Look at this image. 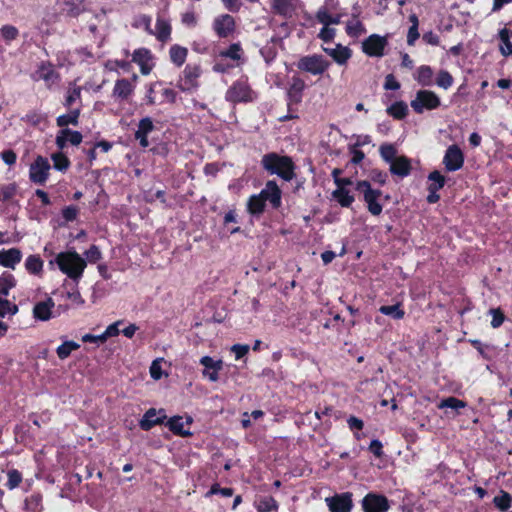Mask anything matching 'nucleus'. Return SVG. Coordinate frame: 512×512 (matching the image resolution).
Instances as JSON below:
<instances>
[{
  "label": "nucleus",
  "instance_id": "f257e3e1",
  "mask_svg": "<svg viewBox=\"0 0 512 512\" xmlns=\"http://www.w3.org/2000/svg\"><path fill=\"white\" fill-rule=\"evenodd\" d=\"M261 165L269 174L277 175L284 181L289 182L295 177V164L289 156L270 152L262 157Z\"/></svg>",
  "mask_w": 512,
  "mask_h": 512
},
{
  "label": "nucleus",
  "instance_id": "f03ea898",
  "mask_svg": "<svg viewBox=\"0 0 512 512\" xmlns=\"http://www.w3.org/2000/svg\"><path fill=\"white\" fill-rule=\"evenodd\" d=\"M55 263L61 272L74 281L82 277L86 267V260L75 250L58 253L55 257Z\"/></svg>",
  "mask_w": 512,
  "mask_h": 512
},
{
  "label": "nucleus",
  "instance_id": "7ed1b4c3",
  "mask_svg": "<svg viewBox=\"0 0 512 512\" xmlns=\"http://www.w3.org/2000/svg\"><path fill=\"white\" fill-rule=\"evenodd\" d=\"M355 188L362 193L367 210L374 216L380 215L383 211V205L379 202L382 191L380 189H373L366 180L358 181Z\"/></svg>",
  "mask_w": 512,
  "mask_h": 512
},
{
  "label": "nucleus",
  "instance_id": "20e7f679",
  "mask_svg": "<svg viewBox=\"0 0 512 512\" xmlns=\"http://www.w3.org/2000/svg\"><path fill=\"white\" fill-rule=\"evenodd\" d=\"M51 165L47 158L38 156L29 166V180L36 185H45L50 176Z\"/></svg>",
  "mask_w": 512,
  "mask_h": 512
},
{
  "label": "nucleus",
  "instance_id": "39448f33",
  "mask_svg": "<svg viewBox=\"0 0 512 512\" xmlns=\"http://www.w3.org/2000/svg\"><path fill=\"white\" fill-rule=\"evenodd\" d=\"M361 507L363 512H387L391 506L384 494L368 492L361 501Z\"/></svg>",
  "mask_w": 512,
  "mask_h": 512
},
{
  "label": "nucleus",
  "instance_id": "423d86ee",
  "mask_svg": "<svg viewBox=\"0 0 512 512\" xmlns=\"http://www.w3.org/2000/svg\"><path fill=\"white\" fill-rule=\"evenodd\" d=\"M329 63L321 55L305 56L299 60L298 68L313 75H320L326 71Z\"/></svg>",
  "mask_w": 512,
  "mask_h": 512
},
{
  "label": "nucleus",
  "instance_id": "0eeeda50",
  "mask_svg": "<svg viewBox=\"0 0 512 512\" xmlns=\"http://www.w3.org/2000/svg\"><path fill=\"white\" fill-rule=\"evenodd\" d=\"M261 199L269 202L273 209L278 210L282 205V190L274 180L266 182L264 188L258 193Z\"/></svg>",
  "mask_w": 512,
  "mask_h": 512
},
{
  "label": "nucleus",
  "instance_id": "6e6552de",
  "mask_svg": "<svg viewBox=\"0 0 512 512\" xmlns=\"http://www.w3.org/2000/svg\"><path fill=\"white\" fill-rule=\"evenodd\" d=\"M330 512H351L354 507L353 494L342 492L326 499Z\"/></svg>",
  "mask_w": 512,
  "mask_h": 512
},
{
  "label": "nucleus",
  "instance_id": "1a4fd4ad",
  "mask_svg": "<svg viewBox=\"0 0 512 512\" xmlns=\"http://www.w3.org/2000/svg\"><path fill=\"white\" fill-rule=\"evenodd\" d=\"M443 164L446 170L450 172L457 171L463 167L464 154L458 145L452 144L446 149Z\"/></svg>",
  "mask_w": 512,
  "mask_h": 512
},
{
  "label": "nucleus",
  "instance_id": "9d476101",
  "mask_svg": "<svg viewBox=\"0 0 512 512\" xmlns=\"http://www.w3.org/2000/svg\"><path fill=\"white\" fill-rule=\"evenodd\" d=\"M387 43L386 37L372 34L363 41L362 49L364 53L371 57H381Z\"/></svg>",
  "mask_w": 512,
  "mask_h": 512
},
{
  "label": "nucleus",
  "instance_id": "9b49d317",
  "mask_svg": "<svg viewBox=\"0 0 512 512\" xmlns=\"http://www.w3.org/2000/svg\"><path fill=\"white\" fill-rule=\"evenodd\" d=\"M155 129L154 123L151 117H144L138 122L137 130L134 133V138L140 143V146L144 149L149 147V134L152 133Z\"/></svg>",
  "mask_w": 512,
  "mask_h": 512
},
{
  "label": "nucleus",
  "instance_id": "f8f14e48",
  "mask_svg": "<svg viewBox=\"0 0 512 512\" xmlns=\"http://www.w3.org/2000/svg\"><path fill=\"white\" fill-rule=\"evenodd\" d=\"M200 364L204 366L203 377L211 382L219 380V371L223 369V360H214L210 356H204L200 359Z\"/></svg>",
  "mask_w": 512,
  "mask_h": 512
},
{
  "label": "nucleus",
  "instance_id": "ddd939ff",
  "mask_svg": "<svg viewBox=\"0 0 512 512\" xmlns=\"http://www.w3.org/2000/svg\"><path fill=\"white\" fill-rule=\"evenodd\" d=\"M412 162L407 156H398L397 159L389 163V171L393 176L400 179L408 177L412 172Z\"/></svg>",
  "mask_w": 512,
  "mask_h": 512
},
{
  "label": "nucleus",
  "instance_id": "4468645a",
  "mask_svg": "<svg viewBox=\"0 0 512 512\" xmlns=\"http://www.w3.org/2000/svg\"><path fill=\"white\" fill-rule=\"evenodd\" d=\"M55 303L51 297L34 304L32 309L33 318L40 321H48L53 317L52 310Z\"/></svg>",
  "mask_w": 512,
  "mask_h": 512
},
{
  "label": "nucleus",
  "instance_id": "2eb2a0df",
  "mask_svg": "<svg viewBox=\"0 0 512 512\" xmlns=\"http://www.w3.org/2000/svg\"><path fill=\"white\" fill-rule=\"evenodd\" d=\"M142 21L145 24L146 30L151 34H154L158 40L165 42L169 39L171 33V26L167 21L158 18L155 26V31L150 30L149 17L143 16Z\"/></svg>",
  "mask_w": 512,
  "mask_h": 512
},
{
  "label": "nucleus",
  "instance_id": "dca6fc26",
  "mask_svg": "<svg viewBox=\"0 0 512 512\" xmlns=\"http://www.w3.org/2000/svg\"><path fill=\"white\" fill-rule=\"evenodd\" d=\"M82 141V134L78 131H72L68 128L62 129L58 132L55 138L56 146L63 149L70 142L72 145L77 146Z\"/></svg>",
  "mask_w": 512,
  "mask_h": 512
},
{
  "label": "nucleus",
  "instance_id": "f3484780",
  "mask_svg": "<svg viewBox=\"0 0 512 512\" xmlns=\"http://www.w3.org/2000/svg\"><path fill=\"white\" fill-rule=\"evenodd\" d=\"M159 413H162V415L157 416V412L154 408L146 411L143 418L140 419V429L149 431L154 426L163 424L164 420L167 419V415L164 414V410H159Z\"/></svg>",
  "mask_w": 512,
  "mask_h": 512
},
{
  "label": "nucleus",
  "instance_id": "a211bd4d",
  "mask_svg": "<svg viewBox=\"0 0 512 512\" xmlns=\"http://www.w3.org/2000/svg\"><path fill=\"white\" fill-rule=\"evenodd\" d=\"M22 260V252L19 248L0 250V265L5 268L15 269Z\"/></svg>",
  "mask_w": 512,
  "mask_h": 512
},
{
  "label": "nucleus",
  "instance_id": "6ab92c4d",
  "mask_svg": "<svg viewBox=\"0 0 512 512\" xmlns=\"http://www.w3.org/2000/svg\"><path fill=\"white\" fill-rule=\"evenodd\" d=\"M24 512H42L43 511V495L40 491H34L23 501Z\"/></svg>",
  "mask_w": 512,
  "mask_h": 512
},
{
  "label": "nucleus",
  "instance_id": "aec40b11",
  "mask_svg": "<svg viewBox=\"0 0 512 512\" xmlns=\"http://www.w3.org/2000/svg\"><path fill=\"white\" fill-rule=\"evenodd\" d=\"M234 25L233 17L226 14L215 20L214 29L220 37H226L233 31Z\"/></svg>",
  "mask_w": 512,
  "mask_h": 512
},
{
  "label": "nucleus",
  "instance_id": "412c9836",
  "mask_svg": "<svg viewBox=\"0 0 512 512\" xmlns=\"http://www.w3.org/2000/svg\"><path fill=\"white\" fill-rule=\"evenodd\" d=\"M270 3L275 14L285 18L292 17L295 10L292 0H270Z\"/></svg>",
  "mask_w": 512,
  "mask_h": 512
},
{
  "label": "nucleus",
  "instance_id": "4be33fe9",
  "mask_svg": "<svg viewBox=\"0 0 512 512\" xmlns=\"http://www.w3.org/2000/svg\"><path fill=\"white\" fill-rule=\"evenodd\" d=\"M323 50L333 58L338 64H344L351 57V51L348 47L337 44L335 48L325 47Z\"/></svg>",
  "mask_w": 512,
  "mask_h": 512
},
{
  "label": "nucleus",
  "instance_id": "5701e85b",
  "mask_svg": "<svg viewBox=\"0 0 512 512\" xmlns=\"http://www.w3.org/2000/svg\"><path fill=\"white\" fill-rule=\"evenodd\" d=\"M257 512H278L279 504L273 496H261L255 501Z\"/></svg>",
  "mask_w": 512,
  "mask_h": 512
},
{
  "label": "nucleus",
  "instance_id": "b1692460",
  "mask_svg": "<svg viewBox=\"0 0 512 512\" xmlns=\"http://www.w3.org/2000/svg\"><path fill=\"white\" fill-rule=\"evenodd\" d=\"M36 79L43 80L47 85L54 84L58 79V74L50 64H42L35 73Z\"/></svg>",
  "mask_w": 512,
  "mask_h": 512
},
{
  "label": "nucleus",
  "instance_id": "393cba45",
  "mask_svg": "<svg viewBox=\"0 0 512 512\" xmlns=\"http://www.w3.org/2000/svg\"><path fill=\"white\" fill-rule=\"evenodd\" d=\"M132 59L140 65L142 74L150 73L151 67L148 65V61L151 59V55L149 50L145 48L135 50Z\"/></svg>",
  "mask_w": 512,
  "mask_h": 512
},
{
  "label": "nucleus",
  "instance_id": "a878e982",
  "mask_svg": "<svg viewBox=\"0 0 512 512\" xmlns=\"http://www.w3.org/2000/svg\"><path fill=\"white\" fill-rule=\"evenodd\" d=\"M411 106L418 113L424 109H437L440 106V98H414Z\"/></svg>",
  "mask_w": 512,
  "mask_h": 512
},
{
  "label": "nucleus",
  "instance_id": "bb28decb",
  "mask_svg": "<svg viewBox=\"0 0 512 512\" xmlns=\"http://www.w3.org/2000/svg\"><path fill=\"white\" fill-rule=\"evenodd\" d=\"M332 196L342 208H349L355 201L354 195L344 187L336 188L332 192Z\"/></svg>",
  "mask_w": 512,
  "mask_h": 512
},
{
  "label": "nucleus",
  "instance_id": "cd10ccee",
  "mask_svg": "<svg viewBox=\"0 0 512 512\" xmlns=\"http://www.w3.org/2000/svg\"><path fill=\"white\" fill-rule=\"evenodd\" d=\"M166 427L176 436L179 437H190L191 432L185 430L183 427L182 417L180 415H175L171 417L166 423Z\"/></svg>",
  "mask_w": 512,
  "mask_h": 512
},
{
  "label": "nucleus",
  "instance_id": "c85d7f7f",
  "mask_svg": "<svg viewBox=\"0 0 512 512\" xmlns=\"http://www.w3.org/2000/svg\"><path fill=\"white\" fill-rule=\"evenodd\" d=\"M80 110L79 108H73L70 112L66 114L59 115L56 118V124L58 127L65 129L69 125H77L79 118Z\"/></svg>",
  "mask_w": 512,
  "mask_h": 512
},
{
  "label": "nucleus",
  "instance_id": "c756f323",
  "mask_svg": "<svg viewBox=\"0 0 512 512\" xmlns=\"http://www.w3.org/2000/svg\"><path fill=\"white\" fill-rule=\"evenodd\" d=\"M387 113L395 120H402L408 114V105L403 101H396L387 108Z\"/></svg>",
  "mask_w": 512,
  "mask_h": 512
},
{
  "label": "nucleus",
  "instance_id": "7c9ffc66",
  "mask_svg": "<svg viewBox=\"0 0 512 512\" xmlns=\"http://www.w3.org/2000/svg\"><path fill=\"white\" fill-rule=\"evenodd\" d=\"M80 345L73 340H66L56 348V355L60 360H66L71 353L78 350Z\"/></svg>",
  "mask_w": 512,
  "mask_h": 512
},
{
  "label": "nucleus",
  "instance_id": "2f4dec72",
  "mask_svg": "<svg viewBox=\"0 0 512 512\" xmlns=\"http://www.w3.org/2000/svg\"><path fill=\"white\" fill-rule=\"evenodd\" d=\"M17 280L10 272H3L0 276V296H7L9 290L15 288Z\"/></svg>",
  "mask_w": 512,
  "mask_h": 512
},
{
  "label": "nucleus",
  "instance_id": "473e14b6",
  "mask_svg": "<svg viewBox=\"0 0 512 512\" xmlns=\"http://www.w3.org/2000/svg\"><path fill=\"white\" fill-rule=\"evenodd\" d=\"M44 262L39 255H29L25 260V269L32 275H38L43 270Z\"/></svg>",
  "mask_w": 512,
  "mask_h": 512
},
{
  "label": "nucleus",
  "instance_id": "72a5a7b5",
  "mask_svg": "<svg viewBox=\"0 0 512 512\" xmlns=\"http://www.w3.org/2000/svg\"><path fill=\"white\" fill-rule=\"evenodd\" d=\"M438 409L449 408L459 413V410L467 407V403L455 396H449L440 401L437 405Z\"/></svg>",
  "mask_w": 512,
  "mask_h": 512
},
{
  "label": "nucleus",
  "instance_id": "f704fd0d",
  "mask_svg": "<svg viewBox=\"0 0 512 512\" xmlns=\"http://www.w3.org/2000/svg\"><path fill=\"white\" fill-rule=\"evenodd\" d=\"M266 204L261 199L259 194H253L249 197L247 203V211L251 215H260L265 211Z\"/></svg>",
  "mask_w": 512,
  "mask_h": 512
},
{
  "label": "nucleus",
  "instance_id": "c9c22d12",
  "mask_svg": "<svg viewBox=\"0 0 512 512\" xmlns=\"http://www.w3.org/2000/svg\"><path fill=\"white\" fill-rule=\"evenodd\" d=\"M6 483L5 487L6 489L15 490L17 487L20 486V484L23 481V475L22 473L16 469V468H10L6 472Z\"/></svg>",
  "mask_w": 512,
  "mask_h": 512
},
{
  "label": "nucleus",
  "instance_id": "e433bc0d",
  "mask_svg": "<svg viewBox=\"0 0 512 512\" xmlns=\"http://www.w3.org/2000/svg\"><path fill=\"white\" fill-rule=\"evenodd\" d=\"M493 504L498 510L506 512L512 506V495L507 491L501 490V494L493 498Z\"/></svg>",
  "mask_w": 512,
  "mask_h": 512
},
{
  "label": "nucleus",
  "instance_id": "4c0bfd02",
  "mask_svg": "<svg viewBox=\"0 0 512 512\" xmlns=\"http://www.w3.org/2000/svg\"><path fill=\"white\" fill-rule=\"evenodd\" d=\"M511 35L512 31L507 28H503L499 31V38L502 42L500 51L504 56L512 55V42L510 41Z\"/></svg>",
  "mask_w": 512,
  "mask_h": 512
},
{
  "label": "nucleus",
  "instance_id": "58836bf2",
  "mask_svg": "<svg viewBox=\"0 0 512 512\" xmlns=\"http://www.w3.org/2000/svg\"><path fill=\"white\" fill-rule=\"evenodd\" d=\"M51 160L53 161V167L60 172H66L71 165L69 158L62 152L52 154Z\"/></svg>",
  "mask_w": 512,
  "mask_h": 512
},
{
  "label": "nucleus",
  "instance_id": "ea45409f",
  "mask_svg": "<svg viewBox=\"0 0 512 512\" xmlns=\"http://www.w3.org/2000/svg\"><path fill=\"white\" fill-rule=\"evenodd\" d=\"M18 186L16 183L3 184L0 187V203L11 201L17 194Z\"/></svg>",
  "mask_w": 512,
  "mask_h": 512
},
{
  "label": "nucleus",
  "instance_id": "a19ab883",
  "mask_svg": "<svg viewBox=\"0 0 512 512\" xmlns=\"http://www.w3.org/2000/svg\"><path fill=\"white\" fill-rule=\"evenodd\" d=\"M379 311L382 314L391 316L393 319L396 320L403 319V317L405 316V310L401 308L400 303H396L390 306H381Z\"/></svg>",
  "mask_w": 512,
  "mask_h": 512
},
{
  "label": "nucleus",
  "instance_id": "79ce46f5",
  "mask_svg": "<svg viewBox=\"0 0 512 512\" xmlns=\"http://www.w3.org/2000/svg\"><path fill=\"white\" fill-rule=\"evenodd\" d=\"M187 57V49L178 45L170 48V58L174 64L181 66Z\"/></svg>",
  "mask_w": 512,
  "mask_h": 512
},
{
  "label": "nucleus",
  "instance_id": "37998d69",
  "mask_svg": "<svg viewBox=\"0 0 512 512\" xmlns=\"http://www.w3.org/2000/svg\"><path fill=\"white\" fill-rule=\"evenodd\" d=\"M346 32L351 37H358L365 33V28L363 24L356 19V16H354L352 20L347 22Z\"/></svg>",
  "mask_w": 512,
  "mask_h": 512
},
{
  "label": "nucleus",
  "instance_id": "c03bdc74",
  "mask_svg": "<svg viewBox=\"0 0 512 512\" xmlns=\"http://www.w3.org/2000/svg\"><path fill=\"white\" fill-rule=\"evenodd\" d=\"M397 150L393 144L386 143L381 145L380 147V155L383 159V161H386L387 163H390L391 161L398 158Z\"/></svg>",
  "mask_w": 512,
  "mask_h": 512
},
{
  "label": "nucleus",
  "instance_id": "a18cd8bd",
  "mask_svg": "<svg viewBox=\"0 0 512 512\" xmlns=\"http://www.w3.org/2000/svg\"><path fill=\"white\" fill-rule=\"evenodd\" d=\"M428 181L431 182L428 184V187L436 190L442 189L445 185V177L438 170H434L428 174Z\"/></svg>",
  "mask_w": 512,
  "mask_h": 512
},
{
  "label": "nucleus",
  "instance_id": "49530a36",
  "mask_svg": "<svg viewBox=\"0 0 512 512\" xmlns=\"http://www.w3.org/2000/svg\"><path fill=\"white\" fill-rule=\"evenodd\" d=\"M301 102V98H288L287 109L288 113L284 116L279 117V120L284 122L293 118H296L297 115L294 113L297 111V107Z\"/></svg>",
  "mask_w": 512,
  "mask_h": 512
},
{
  "label": "nucleus",
  "instance_id": "de8ad7c7",
  "mask_svg": "<svg viewBox=\"0 0 512 512\" xmlns=\"http://www.w3.org/2000/svg\"><path fill=\"white\" fill-rule=\"evenodd\" d=\"M132 93V85L129 80L122 79L117 81L114 88V96H128Z\"/></svg>",
  "mask_w": 512,
  "mask_h": 512
},
{
  "label": "nucleus",
  "instance_id": "09e8293b",
  "mask_svg": "<svg viewBox=\"0 0 512 512\" xmlns=\"http://www.w3.org/2000/svg\"><path fill=\"white\" fill-rule=\"evenodd\" d=\"M19 311L18 306L13 304L7 299H3L0 296V317H4L6 314H17Z\"/></svg>",
  "mask_w": 512,
  "mask_h": 512
},
{
  "label": "nucleus",
  "instance_id": "8fccbe9b",
  "mask_svg": "<svg viewBox=\"0 0 512 512\" xmlns=\"http://www.w3.org/2000/svg\"><path fill=\"white\" fill-rule=\"evenodd\" d=\"M150 151L156 156L167 158L170 153V145L168 142L160 141Z\"/></svg>",
  "mask_w": 512,
  "mask_h": 512
},
{
  "label": "nucleus",
  "instance_id": "3c124183",
  "mask_svg": "<svg viewBox=\"0 0 512 512\" xmlns=\"http://www.w3.org/2000/svg\"><path fill=\"white\" fill-rule=\"evenodd\" d=\"M84 255L88 263H96L102 259V253L95 244L91 245V247L85 251Z\"/></svg>",
  "mask_w": 512,
  "mask_h": 512
},
{
  "label": "nucleus",
  "instance_id": "603ef678",
  "mask_svg": "<svg viewBox=\"0 0 512 512\" xmlns=\"http://www.w3.org/2000/svg\"><path fill=\"white\" fill-rule=\"evenodd\" d=\"M489 313L492 315V320H491L492 328H494V329L499 328L505 320L504 313L502 312V310L500 308L490 309Z\"/></svg>",
  "mask_w": 512,
  "mask_h": 512
},
{
  "label": "nucleus",
  "instance_id": "864d4df0",
  "mask_svg": "<svg viewBox=\"0 0 512 512\" xmlns=\"http://www.w3.org/2000/svg\"><path fill=\"white\" fill-rule=\"evenodd\" d=\"M240 52H241L240 45L237 43H234V44L230 45L227 50L222 51L220 53V55L223 57H226V58H230L232 60H239L241 57Z\"/></svg>",
  "mask_w": 512,
  "mask_h": 512
},
{
  "label": "nucleus",
  "instance_id": "5fc2aeb1",
  "mask_svg": "<svg viewBox=\"0 0 512 512\" xmlns=\"http://www.w3.org/2000/svg\"><path fill=\"white\" fill-rule=\"evenodd\" d=\"M368 450L376 458H382L384 455L383 444L379 439H372L368 446Z\"/></svg>",
  "mask_w": 512,
  "mask_h": 512
},
{
  "label": "nucleus",
  "instance_id": "6e6d98bb",
  "mask_svg": "<svg viewBox=\"0 0 512 512\" xmlns=\"http://www.w3.org/2000/svg\"><path fill=\"white\" fill-rule=\"evenodd\" d=\"M370 178L374 183L385 185L388 179V175L382 170L372 169L370 172Z\"/></svg>",
  "mask_w": 512,
  "mask_h": 512
},
{
  "label": "nucleus",
  "instance_id": "4d7b16f0",
  "mask_svg": "<svg viewBox=\"0 0 512 512\" xmlns=\"http://www.w3.org/2000/svg\"><path fill=\"white\" fill-rule=\"evenodd\" d=\"M79 213V209L76 206H67L62 210V218L65 219L66 222H73L76 220Z\"/></svg>",
  "mask_w": 512,
  "mask_h": 512
},
{
  "label": "nucleus",
  "instance_id": "13d9d810",
  "mask_svg": "<svg viewBox=\"0 0 512 512\" xmlns=\"http://www.w3.org/2000/svg\"><path fill=\"white\" fill-rule=\"evenodd\" d=\"M233 493V488H222L219 484H213L207 492V495L221 494L224 497H231Z\"/></svg>",
  "mask_w": 512,
  "mask_h": 512
},
{
  "label": "nucleus",
  "instance_id": "bf43d9fd",
  "mask_svg": "<svg viewBox=\"0 0 512 512\" xmlns=\"http://www.w3.org/2000/svg\"><path fill=\"white\" fill-rule=\"evenodd\" d=\"M432 69L429 66H421L418 70V80L422 84H428L432 78Z\"/></svg>",
  "mask_w": 512,
  "mask_h": 512
},
{
  "label": "nucleus",
  "instance_id": "052dcab7",
  "mask_svg": "<svg viewBox=\"0 0 512 512\" xmlns=\"http://www.w3.org/2000/svg\"><path fill=\"white\" fill-rule=\"evenodd\" d=\"M250 347L247 344H234L231 351L235 355L236 360H240L249 353Z\"/></svg>",
  "mask_w": 512,
  "mask_h": 512
},
{
  "label": "nucleus",
  "instance_id": "680f3d73",
  "mask_svg": "<svg viewBox=\"0 0 512 512\" xmlns=\"http://www.w3.org/2000/svg\"><path fill=\"white\" fill-rule=\"evenodd\" d=\"M452 81V76L446 71H441L436 79L437 85L445 89L451 86Z\"/></svg>",
  "mask_w": 512,
  "mask_h": 512
},
{
  "label": "nucleus",
  "instance_id": "e2e57ef3",
  "mask_svg": "<svg viewBox=\"0 0 512 512\" xmlns=\"http://www.w3.org/2000/svg\"><path fill=\"white\" fill-rule=\"evenodd\" d=\"M1 34L5 40L11 41L18 36V30L12 25H4L1 28Z\"/></svg>",
  "mask_w": 512,
  "mask_h": 512
},
{
  "label": "nucleus",
  "instance_id": "0e129e2a",
  "mask_svg": "<svg viewBox=\"0 0 512 512\" xmlns=\"http://www.w3.org/2000/svg\"><path fill=\"white\" fill-rule=\"evenodd\" d=\"M123 323L122 320H118L115 323L110 324L105 331L103 332V335L108 339L109 337H117L120 334L119 326Z\"/></svg>",
  "mask_w": 512,
  "mask_h": 512
},
{
  "label": "nucleus",
  "instance_id": "69168bd1",
  "mask_svg": "<svg viewBox=\"0 0 512 512\" xmlns=\"http://www.w3.org/2000/svg\"><path fill=\"white\" fill-rule=\"evenodd\" d=\"M22 119L27 123L32 124L33 126H37L41 124V122L44 120V117L42 114L32 111L28 112Z\"/></svg>",
  "mask_w": 512,
  "mask_h": 512
},
{
  "label": "nucleus",
  "instance_id": "338daca9",
  "mask_svg": "<svg viewBox=\"0 0 512 512\" xmlns=\"http://www.w3.org/2000/svg\"><path fill=\"white\" fill-rule=\"evenodd\" d=\"M0 156H1L2 161H4L5 164L10 165V166L14 165L17 161V154L12 149L4 150L0 154Z\"/></svg>",
  "mask_w": 512,
  "mask_h": 512
},
{
  "label": "nucleus",
  "instance_id": "774afa93",
  "mask_svg": "<svg viewBox=\"0 0 512 512\" xmlns=\"http://www.w3.org/2000/svg\"><path fill=\"white\" fill-rule=\"evenodd\" d=\"M316 18L320 23L324 25V27L330 25L331 15L328 13L326 8H320L316 13Z\"/></svg>",
  "mask_w": 512,
  "mask_h": 512
}]
</instances>
